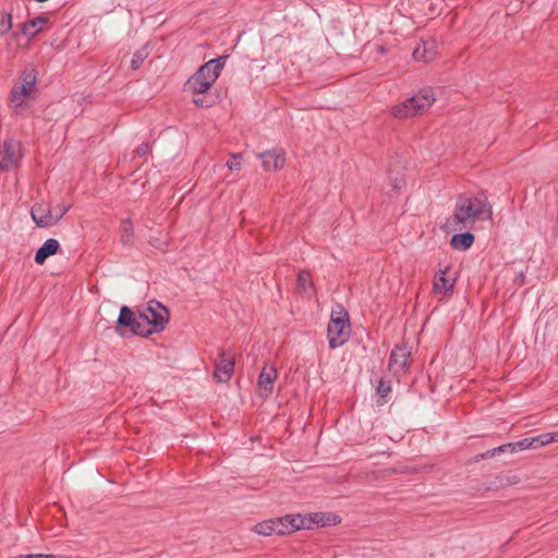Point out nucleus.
Returning a JSON list of instances; mask_svg holds the SVG:
<instances>
[{
  "label": "nucleus",
  "instance_id": "nucleus-1",
  "mask_svg": "<svg viewBox=\"0 0 558 558\" xmlns=\"http://www.w3.org/2000/svg\"><path fill=\"white\" fill-rule=\"evenodd\" d=\"M493 209L484 194L461 196L457 199L453 213L441 225L447 233L472 230L480 221L492 219Z\"/></svg>",
  "mask_w": 558,
  "mask_h": 558
},
{
  "label": "nucleus",
  "instance_id": "nucleus-2",
  "mask_svg": "<svg viewBox=\"0 0 558 558\" xmlns=\"http://www.w3.org/2000/svg\"><path fill=\"white\" fill-rule=\"evenodd\" d=\"M168 323V308L156 300H150L138 313H134L128 306H122L118 317L119 327H130L134 335L142 337L162 331Z\"/></svg>",
  "mask_w": 558,
  "mask_h": 558
},
{
  "label": "nucleus",
  "instance_id": "nucleus-3",
  "mask_svg": "<svg viewBox=\"0 0 558 558\" xmlns=\"http://www.w3.org/2000/svg\"><path fill=\"white\" fill-rule=\"evenodd\" d=\"M227 57H219L203 64L185 83V89L193 94V102L197 107H210L213 101L204 94L214 85L225 66Z\"/></svg>",
  "mask_w": 558,
  "mask_h": 558
},
{
  "label": "nucleus",
  "instance_id": "nucleus-4",
  "mask_svg": "<svg viewBox=\"0 0 558 558\" xmlns=\"http://www.w3.org/2000/svg\"><path fill=\"white\" fill-rule=\"evenodd\" d=\"M37 95V71L34 66L27 65L19 76L16 83L13 84L9 107L15 114H22L28 109L32 100Z\"/></svg>",
  "mask_w": 558,
  "mask_h": 558
},
{
  "label": "nucleus",
  "instance_id": "nucleus-5",
  "mask_svg": "<svg viewBox=\"0 0 558 558\" xmlns=\"http://www.w3.org/2000/svg\"><path fill=\"white\" fill-rule=\"evenodd\" d=\"M327 333L331 349L339 348L348 341L351 333V326L348 313L342 306L332 310Z\"/></svg>",
  "mask_w": 558,
  "mask_h": 558
},
{
  "label": "nucleus",
  "instance_id": "nucleus-6",
  "mask_svg": "<svg viewBox=\"0 0 558 558\" xmlns=\"http://www.w3.org/2000/svg\"><path fill=\"white\" fill-rule=\"evenodd\" d=\"M294 515L265 520L254 525L253 531L263 536L286 535L299 530Z\"/></svg>",
  "mask_w": 558,
  "mask_h": 558
},
{
  "label": "nucleus",
  "instance_id": "nucleus-7",
  "mask_svg": "<svg viewBox=\"0 0 558 558\" xmlns=\"http://www.w3.org/2000/svg\"><path fill=\"white\" fill-rule=\"evenodd\" d=\"M23 157V147L19 141L5 140L0 145V170L15 169Z\"/></svg>",
  "mask_w": 558,
  "mask_h": 558
},
{
  "label": "nucleus",
  "instance_id": "nucleus-8",
  "mask_svg": "<svg viewBox=\"0 0 558 558\" xmlns=\"http://www.w3.org/2000/svg\"><path fill=\"white\" fill-rule=\"evenodd\" d=\"M300 529H313L315 525L327 526L336 525L340 522L336 514H326L322 512L311 513L308 515L295 514V520Z\"/></svg>",
  "mask_w": 558,
  "mask_h": 558
},
{
  "label": "nucleus",
  "instance_id": "nucleus-9",
  "mask_svg": "<svg viewBox=\"0 0 558 558\" xmlns=\"http://www.w3.org/2000/svg\"><path fill=\"white\" fill-rule=\"evenodd\" d=\"M278 377L277 368L272 365H265L258 376L257 390L260 398H268L272 390L274 384Z\"/></svg>",
  "mask_w": 558,
  "mask_h": 558
},
{
  "label": "nucleus",
  "instance_id": "nucleus-10",
  "mask_svg": "<svg viewBox=\"0 0 558 558\" xmlns=\"http://www.w3.org/2000/svg\"><path fill=\"white\" fill-rule=\"evenodd\" d=\"M234 359L232 355L222 352L215 363L214 377L219 383H227L231 379L234 372Z\"/></svg>",
  "mask_w": 558,
  "mask_h": 558
},
{
  "label": "nucleus",
  "instance_id": "nucleus-11",
  "mask_svg": "<svg viewBox=\"0 0 558 558\" xmlns=\"http://www.w3.org/2000/svg\"><path fill=\"white\" fill-rule=\"evenodd\" d=\"M31 216L33 221L39 228L54 226L52 207L46 203H37L32 207Z\"/></svg>",
  "mask_w": 558,
  "mask_h": 558
},
{
  "label": "nucleus",
  "instance_id": "nucleus-12",
  "mask_svg": "<svg viewBox=\"0 0 558 558\" xmlns=\"http://www.w3.org/2000/svg\"><path fill=\"white\" fill-rule=\"evenodd\" d=\"M447 269H440L434 279L433 282V292L436 295H440L442 298L450 296L453 292V288L456 284V279L452 277H448Z\"/></svg>",
  "mask_w": 558,
  "mask_h": 558
},
{
  "label": "nucleus",
  "instance_id": "nucleus-13",
  "mask_svg": "<svg viewBox=\"0 0 558 558\" xmlns=\"http://www.w3.org/2000/svg\"><path fill=\"white\" fill-rule=\"evenodd\" d=\"M436 100L432 88H423L416 95L411 97L412 107L415 116L424 113Z\"/></svg>",
  "mask_w": 558,
  "mask_h": 558
},
{
  "label": "nucleus",
  "instance_id": "nucleus-14",
  "mask_svg": "<svg viewBox=\"0 0 558 558\" xmlns=\"http://www.w3.org/2000/svg\"><path fill=\"white\" fill-rule=\"evenodd\" d=\"M259 157L263 160L264 169L267 171L281 169L286 162L284 153L279 149L265 151Z\"/></svg>",
  "mask_w": 558,
  "mask_h": 558
},
{
  "label": "nucleus",
  "instance_id": "nucleus-15",
  "mask_svg": "<svg viewBox=\"0 0 558 558\" xmlns=\"http://www.w3.org/2000/svg\"><path fill=\"white\" fill-rule=\"evenodd\" d=\"M410 357V352L407 348H397L395 349L389 359V368L395 372H404L408 366V361Z\"/></svg>",
  "mask_w": 558,
  "mask_h": 558
},
{
  "label": "nucleus",
  "instance_id": "nucleus-16",
  "mask_svg": "<svg viewBox=\"0 0 558 558\" xmlns=\"http://www.w3.org/2000/svg\"><path fill=\"white\" fill-rule=\"evenodd\" d=\"M60 247L59 242L56 239H48L44 242V244L37 250L35 254V262L38 265H43L46 259L52 255H54Z\"/></svg>",
  "mask_w": 558,
  "mask_h": 558
},
{
  "label": "nucleus",
  "instance_id": "nucleus-17",
  "mask_svg": "<svg viewBox=\"0 0 558 558\" xmlns=\"http://www.w3.org/2000/svg\"><path fill=\"white\" fill-rule=\"evenodd\" d=\"M48 22L45 16H37L24 24H22L20 33L28 39L35 37Z\"/></svg>",
  "mask_w": 558,
  "mask_h": 558
},
{
  "label": "nucleus",
  "instance_id": "nucleus-18",
  "mask_svg": "<svg viewBox=\"0 0 558 558\" xmlns=\"http://www.w3.org/2000/svg\"><path fill=\"white\" fill-rule=\"evenodd\" d=\"M474 243V235L470 232V230L461 231V233H456L452 235L450 240V245L456 250L465 251L470 248Z\"/></svg>",
  "mask_w": 558,
  "mask_h": 558
},
{
  "label": "nucleus",
  "instance_id": "nucleus-19",
  "mask_svg": "<svg viewBox=\"0 0 558 558\" xmlns=\"http://www.w3.org/2000/svg\"><path fill=\"white\" fill-rule=\"evenodd\" d=\"M391 114L397 119H407L415 116V110L412 107L411 98L405 99L401 104L392 107Z\"/></svg>",
  "mask_w": 558,
  "mask_h": 558
},
{
  "label": "nucleus",
  "instance_id": "nucleus-20",
  "mask_svg": "<svg viewBox=\"0 0 558 558\" xmlns=\"http://www.w3.org/2000/svg\"><path fill=\"white\" fill-rule=\"evenodd\" d=\"M120 236L123 245H131L134 241V227L131 219H124L120 227Z\"/></svg>",
  "mask_w": 558,
  "mask_h": 558
},
{
  "label": "nucleus",
  "instance_id": "nucleus-21",
  "mask_svg": "<svg viewBox=\"0 0 558 558\" xmlns=\"http://www.w3.org/2000/svg\"><path fill=\"white\" fill-rule=\"evenodd\" d=\"M434 44L422 43L413 51V58L417 61H429L433 59Z\"/></svg>",
  "mask_w": 558,
  "mask_h": 558
},
{
  "label": "nucleus",
  "instance_id": "nucleus-22",
  "mask_svg": "<svg viewBox=\"0 0 558 558\" xmlns=\"http://www.w3.org/2000/svg\"><path fill=\"white\" fill-rule=\"evenodd\" d=\"M298 289L303 293H308L313 290L311 275L305 270H301L298 275Z\"/></svg>",
  "mask_w": 558,
  "mask_h": 558
},
{
  "label": "nucleus",
  "instance_id": "nucleus-23",
  "mask_svg": "<svg viewBox=\"0 0 558 558\" xmlns=\"http://www.w3.org/2000/svg\"><path fill=\"white\" fill-rule=\"evenodd\" d=\"M147 57H148V51H147L146 47L138 49L133 54V58L131 60L132 69H134V70L138 69Z\"/></svg>",
  "mask_w": 558,
  "mask_h": 558
},
{
  "label": "nucleus",
  "instance_id": "nucleus-24",
  "mask_svg": "<svg viewBox=\"0 0 558 558\" xmlns=\"http://www.w3.org/2000/svg\"><path fill=\"white\" fill-rule=\"evenodd\" d=\"M12 28V15L3 13L0 17V35H5Z\"/></svg>",
  "mask_w": 558,
  "mask_h": 558
},
{
  "label": "nucleus",
  "instance_id": "nucleus-25",
  "mask_svg": "<svg viewBox=\"0 0 558 558\" xmlns=\"http://www.w3.org/2000/svg\"><path fill=\"white\" fill-rule=\"evenodd\" d=\"M507 447H511V448H512L511 442H509V444H505V445H501V446L496 447V448H494V449H492V450H487L486 452L481 453V454H480V458H481V459H489V458H494L497 453L507 452Z\"/></svg>",
  "mask_w": 558,
  "mask_h": 558
},
{
  "label": "nucleus",
  "instance_id": "nucleus-26",
  "mask_svg": "<svg viewBox=\"0 0 558 558\" xmlns=\"http://www.w3.org/2000/svg\"><path fill=\"white\" fill-rule=\"evenodd\" d=\"M69 209L70 206L65 204H57L52 207L54 225L68 213Z\"/></svg>",
  "mask_w": 558,
  "mask_h": 558
},
{
  "label": "nucleus",
  "instance_id": "nucleus-27",
  "mask_svg": "<svg viewBox=\"0 0 558 558\" xmlns=\"http://www.w3.org/2000/svg\"><path fill=\"white\" fill-rule=\"evenodd\" d=\"M511 445H512V453H515V452H519L522 450H526V449H531V441H527V438L521 439L515 442H511Z\"/></svg>",
  "mask_w": 558,
  "mask_h": 558
},
{
  "label": "nucleus",
  "instance_id": "nucleus-28",
  "mask_svg": "<svg viewBox=\"0 0 558 558\" xmlns=\"http://www.w3.org/2000/svg\"><path fill=\"white\" fill-rule=\"evenodd\" d=\"M391 391V387L389 383H386L385 380H379L377 386V393L380 397H386Z\"/></svg>",
  "mask_w": 558,
  "mask_h": 558
},
{
  "label": "nucleus",
  "instance_id": "nucleus-29",
  "mask_svg": "<svg viewBox=\"0 0 558 558\" xmlns=\"http://www.w3.org/2000/svg\"><path fill=\"white\" fill-rule=\"evenodd\" d=\"M227 167L230 169V170H240L241 169V162H240V155H235L233 154L231 156V160H229L227 162Z\"/></svg>",
  "mask_w": 558,
  "mask_h": 558
},
{
  "label": "nucleus",
  "instance_id": "nucleus-30",
  "mask_svg": "<svg viewBox=\"0 0 558 558\" xmlns=\"http://www.w3.org/2000/svg\"><path fill=\"white\" fill-rule=\"evenodd\" d=\"M536 441H538V445H541V447L553 444L549 433H544L536 436Z\"/></svg>",
  "mask_w": 558,
  "mask_h": 558
},
{
  "label": "nucleus",
  "instance_id": "nucleus-31",
  "mask_svg": "<svg viewBox=\"0 0 558 558\" xmlns=\"http://www.w3.org/2000/svg\"><path fill=\"white\" fill-rule=\"evenodd\" d=\"M149 151H150V145H149V143H147V142L142 143V144L137 147V149H136V154H137L140 157H144V156H146Z\"/></svg>",
  "mask_w": 558,
  "mask_h": 558
},
{
  "label": "nucleus",
  "instance_id": "nucleus-32",
  "mask_svg": "<svg viewBox=\"0 0 558 558\" xmlns=\"http://www.w3.org/2000/svg\"><path fill=\"white\" fill-rule=\"evenodd\" d=\"M527 441H531V449L541 447V445H538V441H536V436L527 438Z\"/></svg>",
  "mask_w": 558,
  "mask_h": 558
},
{
  "label": "nucleus",
  "instance_id": "nucleus-33",
  "mask_svg": "<svg viewBox=\"0 0 558 558\" xmlns=\"http://www.w3.org/2000/svg\"><path fill=\"white\" fill-rule=\"evenodd\" d=\"M550 438H551V442H558V432L555 430V432H550Z\"/></svg>",
  "mask_w": 558,
  "mask_h": 558
},
{
  "label": "nucleus",
  "instance_id": "nucleus-34",
  "mask_svg": "<svg viewBox=\"0 0 558 558\" xmlns=\"http://www.w3.org/2000/svg\"><path fill=\"white\" fill-rule=\"evenodd\" d=\"M157 248L161 250V251H165L166 250V246L167 244L165 242L160 243V245H156L154 244Z\"/></svg>",
  "mask_w": 558,
  "mask_h": 558
},
{
  "label": "nucleus",
  "instance_id": "nucleus-35",
  "mask_svg": "<svg viewBox=\"0 0 558 558\" xmlns=\"http://www.w3.org/2000/svg\"><path fill=\"white\" fill-rule=\"evenodd\" d=\"M401 183H402V180H399L398 182L395 183V187H399Z\"/></svg>",
  "mask_w": 558,
  "mask_h": 558
},
{
  "label": "nucleus",
  "instance_id": "nucleus-36",
  "mask_svg": "<svg viewBox=\"0 0 558 558\" xmlns=\"http://www.w3.org/2000/svg\"><path fill=\"white\" fill-rule=\"evenodd\" d=\"M20 36V33H14L12 37L17 38Z\"/></svg>",
  "mask_w": 558,
  "mask_h": 558
},
{
  "label": "nucleus",
  "instance_id": "nucleus-37",
  "mask_svg": "<svg viewBox=\"0 0 558 558\" xmlns=\"http://www.w3.org/2000/svg\"><path fill=\"white\" fill-rule=\"evenodd\" d=\"M557 558H558V555H557Z\"/></svg>",
  "mask_w": 558,
  "mask_h": 558
},
{
  "label": "nucleus",
  "instance_id": "nucleus-38",
  "mask_svg": "<svg viewBox=\"0 0 558 558\" xmlns=\"http://www.w3.org/2000/svg\"><path fill=\"white\" fill-rule=\"evenodd\" d=\"M557 432H558V429H557Z\"/></svg>",
  "mask_w": 558,
  "mask_h": 558
}]
</instances>
